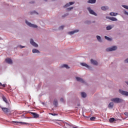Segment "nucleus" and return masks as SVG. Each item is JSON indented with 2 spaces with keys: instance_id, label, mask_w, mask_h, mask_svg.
I'll return each instance as SVG.
<instances>
[{
  "instance_id": "nucleus-12",
  "label": "nucleus",
  "mask_w": 128,
  "mask_h": 128,
  "mask_svg": "<svg viewBox=\"0 0 128 128\" xmlns=\"http://www.w3.org/2000/svg\"><path fill=\"white\" fill-rule=\"evenodd\" d=\"M5 62L8 64H12V60L10 58H6L5 59Z\"/></svg>"
},
{
  "instance_id": "nucleus-6",
  "label": "nucleus",
  "mask_w": 128,
  "mask_h": 128,
  "mask_svg": "<svg viewBox=\"0 0 128 128\" xmlns=\"http://www.w3.org/2000/svg\"><path fill=\"white\" fill-rule=\"evenodd\" d=\"M119 92L122 94V96H128V92L126 91H124L120 89L119 90Z\"/></svg>"
},
{
  "instance_id": "nucleus-28",
  "label": "nucleus",
  "mask_w": 128,
  "mask_h": 128,
  "mask_svg": "<svg viewBox=\"0 0 128 128\" xmlns=\"http://www.w3.org/2000/svg\"><path fill=\"white\" fill-rule=\"evenodd\" d=\"M110 122H116V119L114 118H110L109 120Z\"/></svg>"
},
{
  "instance_id": "nucleus-8",
  "label": "nucleus",
  "mask_w": 128,
  "mask_h": 128,
  "mask_svg": "<svg viewBox=\"0 0 128 128\" xmlns=\"http://www.w3.org/2000/svg\"><path fill=\"white\" fill-rule=\"evenodd\" d=\"M76 80H77V82H81V84H86V82L82 78H80L78 76H76Z\"/></svg>"
},
{
  "instance_id": "nucleus-19",
  "label": "nucleus",
  "mask_w": 128,
  "mask_h": 128,
  "mask_svg": "<svg viewBox=\"0 0 128 128\" xmlns=\"http://www.w3.org/2000/svg\"><path fill=\"white\" fill-rule=\"evenodd\" d=\"M32 52L33 54H40V50H38L37 49H33L32 50Z\"/></svg>"
},
{
  "instance_id": "nucleus-14",
  "label": "nucleus",
  "mask_w": 128,
  "mask_h": 128,
  "mask_svg": "<svg viewBox=\"0 0 128 128\" xmlns=\"http://www.w3.org/2000/svg\"><path fill=\"white\" fill-rule=\"evenodd\" d=\"M16 124H19V126H24V124H26L27 126L30 125V124L22 122H16Z\"/></svg>"
},
{
  "instance_id": "nucleus-46",
  "label": "nucleus",
  "mask_w": 128,
  "mask_h": 128,
  "mask_svg": "<svg viewBox=\"0 0 128 128\" xmlns=\"http://www.w3.org/2000/svg\"><path fill=\"white\" fill-rule=\"evenodd\" d=\"M12 122H14L15 124H16V121H13Z\"/></svg>"
},
{
  "instance_id": "nucleus-30",
  "label": "nucleus",
  "mask_w": 128,
  "mask_h": 128,
  "mask_svg": "<svg viewBox=\"0 0 128 128\" xmlns=\"http://www.w3.org/2000/svg\"><path fill=\"white\" fill-rule=\"evenodd\" d=\"M32 14H36L38 15V12H36V11L34 10L32 12H31Z\"/></svg>"
},
{
  "instance_id": "nucleus-5",
  "label": "nucleus",
  "mask_w": 128,
  "mask_h": 128,
  "mask_svg": "<svg viewBox=\"0 0 128 128\" xmlns=\"http://www.w3.org/2000/svg\"><path fill=\"white\" fill-rule=\"evenodd\" d=\"M118 50V46H112L111 48H108L106 49V52H114V50Z\"/></svg>"
},
{
  "instance_id": "nucleus-45",
  "label": "nucleus",
  "mask_w": 128,
  "mask_h": 128,
  "mask_svg": "<svg viewBox=\"0 0 128 128\" xmlns=\"http://www.w3.org/2000/svg\"><path fill=\"white\" fill-rule=\"evenodd\" d=\"M82 116H84V118H88V116H86L84 114H82Z\"/></svg>"
},
{
  "instance_id": "nucleus-44",
  "label": "nucleus",
  "mask_w": 128,
  "mask_h": 128,
  "mask_svg": "<svg viewBox=\"0 0 128 128\" xmlns=\"http://www.w3.org/2000/svg\"><path fill=\"white\" fill-rule=\"evenodd\" d=\"M90 21H87L86 22V24H90Z\"/></svg>"
},
{
  "instance_id": "nucleus-13",
  "label": "nucleus",
  "mask_w": 128,
  "mask_h": 128,
  "mask_svg": "<svg viewBox=\"0 0 128 128\" xmlns=\"http://www.w3.org/2000/svg\"><path fill=\"white\" fill-rule=\"evenodd\" d=\"M30 114H32L34 118H39L40 116V115L36 112H30Z\"/></svg>"
},
{
  "instance_id": "nucleus-1",
  "label": "nucleus",
  "mask_w": 128,
  "mask_h": 128,
  "mask_svg": "<svg viewBox=\"0 0 128 128\" xmlns=\"http://www.w3.org/2000/svg\"><path fill=\"white\" fill-rule=\"evenodd\" d=\"M111 102H113L114 104H122L124 102V100L120 98H116L111 99Z\"/></svg>"
},
{
  "instance_id": "nucleus-26",
  "label": "nucleus",
  "mask_w": 128,
  "mask_h": 128,
  "mask_svg": "<svg viewBox=\"0 0 128 128\" xmlns=\"http://www.w3.org/2000/svg\"><path fill=\"white\" fill-rule=\"evenodd\" d=\"M62 68H67V70H68V68H70L68 65L66 64H64L62 65Z\"/></svg>"
},
{
  "instance_id": "nucleus-24",
  "label": "nucleus",
  "mask_w": 128,
  "mask_h": 128,
  "mask_svg": "<svg viewBox=\"0 0 128 128\" xmlns=\"http://www.w3.org/2000/svg\"><path fill=\"white\" fill-rule=\"evenodd\" d=\"M104 38L109 42H112V38L108 37V36H104Z\"/></svg>"
},
{
  "instance_id": "nucleus-21",
  "label": "nucleus",
  "mask_w": 128,
  "mask_h": 128,
  "mask_svg": "<svg viewBox=\"0 0 128 128\" xmlns=\"http://www.w3.org/2000/svg\"><path fill=\"white\" fill-rule=\"evenodd\" d=\"M108 108H114V102H110L108 105Z\"/></svg>"
},
{
  "instance_id": "nucleus-39",
  "label": "nucleus",
  "mask_w": 128,
  "mask_h": 128,
  "mask_svg": "<svg viewBox=\"0 0 128 128\" xmlns=\"http://www.w3.org/2000/svg\"><path fill=\"white\" fill-rule=\"evenodd\" d=\"M50 114L52 116H58V114H52V113H51Z\"/></svg>"
},
{
  "instance_id": "nucleus-20",
  "label": "nucleus",
  "mask_w": 128,
  "mask_h": 128,
  "mask_svg": "<svg viewBox=\"0 0 128 128\" xmlns=\"http://www.w3.org/2000/svg\"><path fill=\"white\" fill-rule=\"evenodd\" d=\"M110 16H118V14L116 12H111L110 13Z\"/></svg>"
},
{
  "instance_id": "nucleus-48",
  "label": "nucleus",
  "mask_w": 128,
  "mask_h": 128,
  "mask_svg": "<svg viewBox=\"0 0 128 128\" xmlns=\"http://www.w3.org/2000/svg\"><path fill=\"white\" fill-rule=\"evenodd\" d=\"M0 86H2V82H0Z\"/></svg>"
},
{
  "instance_id": "nucleus-2",
  "label": "nucleus",
  "mask_w": 128,
  "mask_h": 128,
  "mask_svg": "<svg viewBox=\"0 0 128 128\" xmlns=\"http://www.w3.org/2000/svg\"><path fill=\"white\" fill-rule=\"evenodd\" d=\"M0 108H2V112H4V114H6L8 116H9L10 114V112H10V108H3L0 106Z\"/></svg>"
},
{
  "instance_id": "nucleus-27",
  "label": "nucleus",
  "mask_w": 128,
  "mask_h": 128,
  "mask_svg": "<svg viewBox=\"0 0 128 128\" xmlns=\"http://www.w3.org/2000/svg\"><path fill=\"white\" fill-rule=\"evenodd\" d=\"M53 104H54V106H56H56H58V100H54Z\"/></svg>"
},
{
  "instance_id": "nucleus-33",
  "label": "nucleus",
  "mask_w": 128,
  "mask_h": 128,
  "mask_svg": "<svg viewBox=\"0 0 128 128\" xmlns=\"http://www.w3.org/2000/svg\"><path fill=\"white\" fill-rule=\"evenodd\" d=\"M96 120V117L94 116H92L90 118V120H92V122H94Z\"/></svg>"
},
{
  "instance_id": "nucleus-16",
  "label": "nucleus",
  "mask_w": 128,
  "mask_h": 128,
  "mask_svg": "<svg viewBox=\"0 0 128 128\" xmlns=\"http://www.w3.org/2000/svg\"><path fill=\"white\" fill-rule=\"evenodd\" d=\"M80 32V30H76L68 32V34H70V36H72V34H76V32Z\"/></svg>"
},
{
  "instance_id": "nucleus-4",
  "label": "nucleus",
  "mask_w": 128,
  "mask_h": 128,
  "mask_svg": "<svg viewBox=\"0 0 128 128\" xmlns=\"http://www.w3.org/2000/svg\"><path fill=\"white\" fill-rule=\"evenodd\" d=\"M90 14H92L93 16H98V14L94 11V10H92V8L90 7H88L87 8Z\"/></svg>"
},
{
  "instance_id": "nucleus-18",
  "label": "nucleus",
  "mask_w": 128,
  "mask_h": 128,
  "mask_svg": "<svg viewBox=\"0 0 128 128\" xmlns=\"http://www.w3.org/2000/svg\"><path fill=\"white\" fill-rule=\"evenodd\" d=\"M101 10H104V11L108 10V6H102L101 7Z\"/></svg>"
},
{
  "instance_id": "nucleus-3",
  "label": "nucleus",
  "mask_w": 128,
  "mask_h": 128,
  "mask_svg": "<svg viewBox=\"0 0 128 128\" xmlns=\"http://www.w3.org/2000/svg\"><path fill=\"white\" fill-rule=\"evenodd\" d=\"M25 24H26L28 26H30V28H38V25L32 24V22L28 21V20H25Z\"/></svg>"
},
{
  "instance_id": "nucleus-7",
  "label": "nucleus",
  "mask_w": 128,
  "mask_h": 128,
  "mask_svg": "<svg viewBox=\"0 0 128 128\" xmlns=\"http://www.w3.org/2000/svg\"><path fill=\"white\" fill-rule=\"evenodd\" d=\"M30 44L34 46V48H38V44L36 43V42H34V40L30 39Z\"/></svg>"
},
{
  "instance_id": "nucleus-31",
  "label": "nucleus",
  "mask_w": 128,
  "mask_h": 128,
  "mask_svg": "<svg viewBox=\"0 0 128 128\" xmlns=\"http://www.w3.org/2000/svg\"><path fill=\"white\" fill-rule=\"evenodd\" d=\"M17 48H26V46H22V45H18Z\"/></svg>"
},
{
  "instance_id": "nucleus-17",
  "label": "nucleus",
  "mask_w": 128,
  "mask_h": 128,
  "mask_svg": "<svg viewBox=\"0 0 128 128\" xmlns=\"http://www.w3.org/2000/svg\"><path fill=\"white\" fill-rule=\"evenodd\" d=\"M96 38L99 42H102V37L100 36H96Z\"/></svg>"
},
{
  "instance_id": "nucleus-9",
  "label": "nucleus",
  "mask_w": 128,
  "mask_h": 128,
  "mask_svg": "<svg viewBox=\"0 0 128 128\" xmlns=\"http://www.w3.org/2000/svg\"><path fill=\"white\" fill-rule=\"evenodd\" d=\"M72 4H74V2H69L66 4V5L63 6L64 8H68L70 6H72Z\"/></svg>"
},
{
  "instance_id": "nucleus-23",
  "label": "nucleus",
  "mask_w": 128,
  "mask_h": 128,
  "mask_svg": "<svg viewBox=\"0 0 128 128\" xmlns=\"http://www.w3.org/2000/svg\"><path fill=\"white\" fill-rule=\"evenodd\" d=\"M81 96L82 98H86V92H82L81 93Z\"/></svg>"
},
{
  "instance_id": "nucleus-32",
  "label": "nucleus",
  "mask_w": 128,
  "mask_h": 128,
  "mask_svg": "<svg viewBox=\"0 0 128 128\" xmlns=\"http://www.w3.org/2000/svg\"><path fill=\"white\" fill-rule=\"evenodd\" d=\"M68 16V13H66L62 16V18H66Z\"/></svg>"
},
{
  "instance_id": "nucleus-49",
  "label": "nucleus",
  "mask_w": 128,
  "mask_h": 128,
  "mask_svg": "<svg viewBox=\"0 0 128 128\" xmlns=\"http://www.w3.org/2000/svg\"><path fill=\"white\" fill-rule=\"evenodd\" d=\"M55 0H52V2H55Z\"/></svg>"
},
{
  "instance_id": "nucleus-22",
  "label": "nucleus",
  "mask_w": 128,
  "mask_h": 128,
  "mask_svg": "<svg viewBox=\"0 0 128 128\" xmlns=\"http://www.w3.org/2000/svg\"><path fill=\"white\" fill-rule=\"evenodd\" d=\"M96 0H89L88 1V4H96Z\"/></svg>"
},
{
  "instance_id": "nucleus-36",
  "label": "nucleus",
  "mask_w": 128,
  "mask_h": 128,
  "mask_svg": "<svg viewBox=\"0 0 128 128\" xmlns=\"http://www.w3.org/2000/svg\"><path fill=\"white\" fill-rule=\"evenodd\" d=\"M64 26H62L59 27V30H64Z\"/></svg>"
},
{
  "instance_id": "nucleus-10",
  "label": "nucleus",
  "mask_w": 128,
  "mask_h": 128,
  "mask_svg": "<svg viewBox=\"0 0 128 128\" xmlns=\"http://www.w3.org/2000/svg\"><path fill=\"white\" fill-rule=\"evenodd\" d=\"M80 64L82 66H85V68H86L88 70H92V66L88 65V64H86L85 62L80 63Z\"/></svg>"
},
{
  "instance_id": "nucleus-42",
  "label": "nucleus",
  "mask_w": 128,
  "mask_h": 128,
  "mask_svg": "<svg viewBox=\"0 0 128 128\" xmlns=\"http://www.w3.org/2000/svg\"><path fill=\"white\" fill-rule=\"evenodd\" d=\"M30 2V4H34V1H31Z\"/></svg>"
},
{
  "instance_id": "nucleus-29",
  "label": "nucleus",
  "mask_w": 128,
  "mask_h": 128,
  "mask_svg": "<svg viewBox=\"0 0 128 128\" xmlns=\"http://www.w3.org/2000/svg\"><path fill=\"white\" fill-rule=\"evenodd\" d=\"M2 100H3L4 102L6 104H8V100H6V96H3Z\"/></svg>"
},
{
  "instance_id": "nucleus-43",
  "label": "nucleus",
  "mask_w": 128,
  "mask_h": 128,
  "mask_svg": "<svg viewBox=\"0 0 128 128\" xmlns=\"http://www.w3.org/2000/svg\"><path fill=\"white\" fill-rule=\"evenodd\" d=\"M24 118H32V117L31 118H29V117H26V116H24Z\"/></svg>"
},
{
  "instance_id": "nucleus-35",
  "label": "nucleus",
  "mask_w": 128,
  "mask_h": 128,
  "mask_svg": "<svg viewBox=\"0 0 128 128\" xmlns=\"http://www.w3.org/2000/svg\"><path fill=\"white\" fill-rule=\"evenodd\" d=\"M122 8H126V10H128V6L126 5H122Z\"/></svg>"
},
{
  "instance_id": "nucleus-41",
  "label": "nucleus",
  "mask_w": 128,
  "mask_h": 128,
  "mask_svg": "<svg viewBox=\"0 0 128 128\" xmlns=\"http://www.w3.org/2000/svg\"><path fill=\"white\" fill-rule=\"evenodd\" d=\"M124 114L126 116H128V112H125L124 113Z\"/></svg>"
},
{
  "instance_id": "nucleus-15",
  "label": "nucleus",
  "mask_w": 128,
  "mask_h": 128,
  "mask_svg": "<svg viewBox=\"0 0 128 128\" xmlns=\"http://www.w3.org/2000/svg\"><path fill=\"white\" fill-rule=\"evenodd\" d=\"M90 62L92 64H94V66H98V62L96 60H94V59L90 60Z\"/></svg>"
},
{
  "instance_id": "nucleus-40",
  "label": "nucleus",
  "mask_w": 128,
  "mask_h": 128,
  "mask_svg": "<svg viewBox=\"0 0 128 128\" xmlns=\"http://www.w3.org/2000/svg\"><path fill=\"white\" fill-rule=\"evenodd\" d=\"M1 86H2V88H6V84H2Z\"/></svg>"
},
{
  "instance_id": "nucleus-25",
  "label": "nucleus",
  "mask_w": 128,
  "mask_h": 128,
  "mask_svg": "<svg viewBox=\"0 0 128 128\" xmlns=\"http://www.w3.org/2000/svg\"><path fill=\"white\" fill-rule=\"evenodd\" d=\"M112 28V27L111 25H109L106 27V30H110Z\"/></svg>"
},
{
  "instance_id": "nucleus-11",
  "label": "nucleus",
  "mask_w": 128,
  "mask_h": 128,
  "mask_svg": "<svg viewBox=\"0 0 128 128\" xmlns=\"http://www.w3.org/2000/svg\"><path fill=\"white\" fill-rule=\"evenodd\" d=\"M106 20H112V22H116L118 20V19L114 17H110L106 16Z\"/></svg>"
},
{
  "instance_id": "nucleus-37",
  "label": "nucleus",
  "mask_w": 128,
  "mask_h": 128,
  "mask_svg": "<svg viewBox=\"0 0 128 128\" xmlns=\"http://www.w3.org/2000/svg\"><path fill=\"white\" fill-rule=\"evenodd\" d=\"M60 102H64V98H61L60 99Z\"/></svg>"
},
{
  "instance_id": "nucleus-38",
  "label": "nucleus",
  "mask_w": 128,
  "mask_h": 128,
  "mask_svg": "<svg viewBox=\"0 0 128 128\" xmlns=\"http://www.w3.org/2000/svg\"><path fill=\"white\" fill-rule=\"evenodd\" d=\"M125 64H128V58L124 60Z\"/></svg>"
},
{
  "instance_id": "nucleus-47",
  "label": "nucleus",
  "mask_w": 128,
  "mask_h": 128,
  "mask_svg": "<svg viewBox=\"0 0 128 128\" xmlns=\"http://www.w3.org/2000/svg\"><path fill=\"white\" fill-rule=\"evenodd\" d=\"M77 106H80V104H77Z\"/></svg>"
},
{
  "instance_id": "nucleus-34",
  "label": "nucleus",
  "mask_w": 128,
  "mask_h": 128,
  "mask_svg": "<svg viewBox=\"0 0 128 128\" xmlns=\"http://www.w3.org/2000/svg\"><path fill=\"white\" fill-rule=\"evenodd\" d=\"M72 8H74V7L69 8L66 9V10L68 12H70V11L72 10Z\"/></svg>"
}]
</instances>
